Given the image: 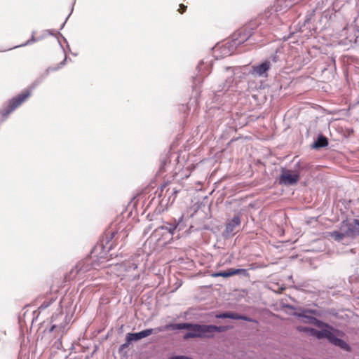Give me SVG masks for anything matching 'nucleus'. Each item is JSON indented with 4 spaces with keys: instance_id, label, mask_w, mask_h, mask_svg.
I'll list each match as a JSON object with an SVG mask.
<instances>
[{
    "instance_id": "obj_17",
    "label": "nucleus",
    "mask_w": 359,
    "mask_h": 359,
    "mask_svg": "<svg viewBox=\"0 0 359 359\" xmlns=\"http://www.w3.org/2000/svg\"><path fill=\"white\" fill-rule=\"evenodd\" d=\"M298 330L301 332H306V333H309V334H311L310 330H313V328H311V327H305V326H299Z\"/></svg>"
},
{
    "instance_id": "obj_14",
    "label": "nucleus",
    "mask_w": 359,
    "mask_h": 359,
    "mask_svg": "<svg viewBox=\"0 0 359 359\" xmlns=\"http://www.w3.org/2000/svg\"><path fill=\"white\" fill-rule=\"evenodd\" d=\"M330 236L334 238L337 241H341L344 237H347L345 231H341V232L333 231L330 233Z\"/></svg>"
},
{
    "instance_id": "obj_16",
    "label": "nucleus",
    "mask_w": 359,
    "mask_h": 359,
    "mask_svg": "<svg viewBox=\"0 0 359 359\" xmlns=\"http://www.w3.org/2000/svg\"><path fill=\"white\" fill-rule=\"evenodd\" d=\"M177 228V225L175 226H170L169 227L168 226H162L161 229H165L168 231L170 234H173L174 230Z\"/></svg>"
},
{
    "instance_id": "obj_29",
    "label": "nucleus",
    "mask_w": 359,
    "mask_h": 359,
    "mask_svg": "<svg viewBox=\"0 0 359 359\" xmlns=\"http://www.w3.org/2000/svg\"><path fill=\"white\" fill-rule=\"evenodd\" d=\"M42 307H44V308H45V307H46V306H43V305H41V307H40V308H42Z\"/></svg>"
},
{
    "instance_id": "obj_20",
    "label": "nucleus",
    "mask_w": 359,
    "mask_h": 359,
    "mask_svg": "<svg viewBox=\"0 0 359 359\" xmlns=\"http://www.w3.org/2000/svg\"><path fill=\"white\" fill-rule=\"evenodd\" d=\"M228 316H229V312H226V313L217 315L216 317L217 318H228Z\"/></svg>"
},
{
    "instance_id": "obj_2",
    "label": "nucleus",
    "mask_w": 359,
    "mask_h": 359,
    "mask_svg": "<svg viewBox=\"0 0 359 359\" xmlns=\"http://www.w3.org/2000/svg\"><path fill=\"white\" fill-rule=\"evenodd\" d=\"M189 331L187 332L184 336V339L190 338H203V337H212L214 332H222L230 329L228 326H216V325H206L189 323Z\"/></svg>"
},
{
    "instance_id": "obj_9",
    "label": "nucleus",
    "mask_w": 359,
    "mask_h": 359,
    "mask_svg": "<svg viewBox=\"0 0 359 359\" xmlns=\"http://www.w3.org/2000/svg\"><path fill=\"white\" fill-rule=\"evenodd\" d=\"M153 329H147L140 332L129 333L126 336V339L128 342L132 341H137L144 337H147L153 333Z\"/></svg>"
},
{
    "instance_id": "obj_26",
    "label": "nucleus",
    "mask_w": 359,
    "mask_h": 359,
    "mask_svg": "<svg viewBox=\"0 0 359 359\" xmlns=\"http://www.w3.org/2000/svg\"><path fill=\"white\" fill-rule=\"evenodd\" d=\"M132 267H133V269H137V264H133Z\"/></svg>"
},
{
    "instance_id": "obj_24",
    "label": "nucleus",
    "mask_w": 359,
    "mask_h": 359,
    "mask_svg": "<svg viewBox=\"0 0 359 359\" xmlns=\"http://www.w3.org/2000/svg\"><path fill=\"white\" fill-rule=\"evenodd\" d=\"M180 8L182 9V11H180V9L179 10V11L182 13L184 11H185V8H186V6H184L183 4H181L180 5Z\"/></svg>"
},
{
    "instance_id": "obj_28",
    "label": "nucleus",
    "mask_w": 359,
    "mask_h": 359,
    "mask_svg": "<svg viewBox=\"0 0 359 359\" xmlns=\"http://www.w3.org/2000/svg\"><path fill=\"white\" fill-rule=\"evenodd\" d=\"M29 41H28L25 43V45L29 44ZM22 46H25V44H23Z\"/></svg>"
},
{
    "instance_id": "obj_6",
    "label": "nucleus",
    "mask_w": 359,
    "mask_h": 359,
    "mask_svg": "<svg viewBox=\"0 0 359 359\" xmlns=\"http://www.w3.org/2000/svg\"><path fill=\"white\" fill-rule=\"evenodd\" d=\"M29 92L27 91L19 95L17 97L13 98L10 102L8 108L4 111V115L9 114L15 108L20 105L29 96Z\"/></svg>"
},
{
    "instance_id": "obj_3",
    "label": "nucleus",
    "mask_w": 359,
    "mask_h": 359,
    "mask_svg": "<svg viewBox=\"0 0 359 359\" xmlns=\"http://www.w3.org/2000/svg\"><path fill=\"white\" fill-rule=\"evenodd\" d=\"M70 321V318L60 313L52 317L53 325L50 331H57L58 333L62 334L67 330V327Z\"/></svg>"
},
{
    "instance_id": "obj_7",
    "label": "nucleus",
    "mask_w": 359,
    "mask_h": 359,
    "mask_svg": "<svg viewBox=\"0 0 359 359\" xmlns=\"http://www.w3.org/2000/svg\"><path fill=\"white\" fill-rule=\"evenodd\" d=\"M251 35L252 34L250 31L247 30L246 29L239 30L233 36V46H236L244 43L251 36Z\"/></svg>"
},
{
    "instance_id": "obj_13",
    "label": "nucleus",
    "mask_w": 359,
    "mask_h": 359,
    "mask_svg": "<svg viewBox=\"0 0 359 359\" xmlns=\"http://www.w3.org/2000/svg\"><path fill=\"white\" fill-rule=\"evenodd\" d=\"M189 323H177V324H168L165 325V328L169 330H183L189 329Z\"/></svg>"
},
{
    "instance_id": "obj_12",
    "label": "nucleus",
    "mask_w": 359,
    "mask_h": 359,
    "mask_svg": "<svg viewBox=\"0 0 359 359\" xmlns=\"http://www.w3.org/2000/svg\"><path fill=\"white\" fill-rule=\"evenodd\" d=\"M299 321L304 323H309L317 327H321L323 323L316 319V318L306 316H299Z\"/></svg>"
},
{
    "instance_id": "obj_19",
    "label": "nucleus",
    "mask_w": 359,
    "mask_h": 359,
    "mask_svg": "<svg viewBox=\"0 0 359 359\" xmlns=\"http://www.w3.org/2000/svg\"><path fill=\"white\" fill-rule=\"evenodd\" d=\"M233 80L231 79H228L226 81V83L224 86V88H226L228 89L229 88H230L231 86V83H232Z\"/></svg>"
},
{
    "instance_id": "obj_18",
    "label": "nucleus",
    "mask_w": 359,
    "mask_h": 359,
    "mask_svg": "<svg viewBox=\"0 0 359 359\" xmlns=\"http://www.w3.org/2000/svg\"><path fill=\"white\" fill-rule=\"evenodd\" d=\"M228 318L238 320L240 318V315L236 313L229 312Z\"/></svg>"
},
{
    "instance_id": "obj_23",
    "label": "nucleus",
    "mask_w": 359,
    "mask_h": 359,
    "mask_svg": "<svg viewBox=\"0 0 359 359\" xmlns=\"http://www.w3.org/2000/svg\"><path fill=\"white\" fill-rule=\"evenodd\" d=\"M226 70H227V72L229 73V74H230V75L233 74L234 71H235L234 69H232V68H230V67L227 68Z\"/></svg>"
},
{
    "instance_id": "obj_11",
    "label": "nucleus",
    "mask_w": 359,
    "mask_h": 359,
    "mask_svg": "<svg viewBox=\"0 0 359 359\" xmlns=\"http://www.w3.org/2000/svg\"><path fill=\"white\" fill-rule=\"evenodd\" d=\"M241 224V219L238 216H234L233 219L227 224L226 226V233L227 235H231L236 230V228L239 226Z\"/></svg>"
},
{
    "instance_id": "obj_5",
    "label": "nucleus",
    "mask_w": 359,
    "mask_h": 359,
    "mask_svg": "<svg viewBox=\"0 0 359 359\" xmlns=\"http://www.w3.org/2000/svg\"><path fill=\"white\" fill-rule=\"evenodd\" d=\"M299 175L296 171L283 170L280 177V183L285 185H293L297 183Z\"/></svg>"
},
{
    "instance_id": "obj_27",
    "label": "nucleus",
    "mask_w": 359,
    "mask_h": 359,
    "mask_svg": "<svg viewBox=\"0 0 359 359\" xmlns=\"http://www.w3.org/2000/svg\"><path fill=\"white\" fill-rule=\"evenodd\" d=\"M34 35H32V41H34Z\"/></svg>"
},
{
    "instance_id": "obj_8",
    "label": "nucleus",
    "mask_w": 359,
    "mask_h": 359,
    "mask_svg": "<svg viewBox=\"0 0 359 359\" xmlns=\"http://www.w3.org/2000/svg\"><path fill=\"white\" fill-rule=\"evenodd\" d=\"M269 68L270 62L265 61L259 65L253 66L251 74L256 76H266Z\"/></svg>"
},
{
    "instance_id": "obj_4",
    "label": "nucleus",
    "mask_w": 359,
    "mask_h": 359,
    "mask_svg": "<svg viewBox=\"0 0 359 359\" xmlns=\"http://www.w3.org/2000/svg\"><path fill=\"white\" fill-rule=\"evenodd\" d=\"M341 231H345L347 237H354L359 235V220L353 219L350 222H343Z\"/></svg>"
},
{
    "instance_id": "obj_1",
    "label": "nucleus",
    "mask_w": 359,
    "mask_h": 359,
    "mask_svg": "<svg viewBox=\"0 0 359 359\" xmlns=\"http://www.w3.org/2000/svg\"><path fill=\"white\" fill-rule=\"evenodd\" d=\"M322 328L321 330H310L311 335L316 337L318 339L326 338L332 344L340 347L345 351H349L350 347L348 344L344 340L339 339L338 337L341 336V332L335 330L327 324L323 323V325L319 327Z\"/></svg>"
},
{
    "instance_id": "obj_25",
    "label": "nucleus",
    "mask_w": 359,
    "mask_h": 359,
    "mask_svg": "<svg viewBox=\"0 0 359 359\" xmlns=\"http://www.w3.org/2000/svg\"><path fill=\"white\" fill-rule=\"evenodd\" d=\"M115 268L122 269L123 268V266L122 264L116 265L114 266Z\"/></svg>"
},
{
    "instance_id": "obj_22",
    "label": "nucleus",
    "mask_w": 359,
    "mask_h": 359,
    "mask_svg": "<svg viewBox=\"0 0 359 359\" xmlns=\"http://www.w3.org/2000/svg\"><path fill=\"white\" fill-rule=\"evenodd\" d=\"M239 319H241V320H246V321H252V320L247 316H241L240 315V318Z\"/></svg>"
},
{
    "instance_id": "obj_21",
    "label": "nucleus",
    "mask_w": 359,
    "mask_h": 359,
    "mask_svg": "<svg viewBox=\"0 0 359 359\" xmlns=\"http://www.w3.org/2000/svg\"><path fill=\"white\" fill-rule=\"evenodd\" d=\"M155 330H156V332H163V331L168 330V328H165V325L163 327H158L156 328Z\"/></svg>"
},
{
    "instance_id": "obj_10",
    "label": "nucleus",
    "mask_w": 359,
    "mask_h": 359,
    "mask_svg": "<svg viewBox=\"0 0 359 359\" xmlns=\"http://www.w3.org/2000/svg\"><path fill=\"white\" fill-rule=\"evenodd\" d=\"M245 272H246V271L243 269H230L226 271L212 273L211 276L212 277L221 276V277H224V278H227V277H230V276L240 274V273H245Z\"/></svg>"
},
{
    "instance_id": "obj_15",
    "label": "nucleus",
    "mask_w": 359,
    "mask_h": 359,
    "mask_svg": "<svg viewBox=\"0 0 359 359\" xmlns=\"http://www.w3.org/2000/svg\"><path fill=\"white\" fill-rule=\"evenodd\" d=\"M327 145V140L325 137L320 136L316 142L314 144V147L319 148L323 147Z\"/></svg>"
}]
</instances>
